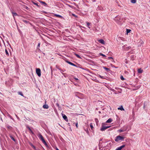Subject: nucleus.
<instances>
[{
  "mask_svg": "<svg viewBox=\"0 0 150 150\" xmlns=\"http://www.w3.org/2000/svg\"><path fill=\"white\" fill-rule=\"evenodd\" d=\"M37 136L42 141V142L45 144V145H47V144L44 140L42 136L40 133H39L38 134Z\"/></svg>",
  "mask_w": 150,
  "mask_h": 150,
  "instance_id": "obj_1",
  "label": "nucleus"
},
{
  "mask_svg": "<svg viewBox=\"0 0 150 150\" xmlns=\"http://www.w3.org/2000/svg\"><path fill=\"white\" fill-rule=\"evenodd\" d=\"M36 73L38 76L40 77L41 76V70L39 68H36Z\"/></svg>",
  "mask_w": 150,
  "mask_h": 150,
  "instance_id": "obj_2",
  "label": "nucleus"
},
{
  "mask_svg": "<svg viewBox=\"0 0 150 150\" xmlns=\"http://www.w3.org/2000/svg\"><path fill=\"white\" fill-rule=\"evenodd\" d=\"M124 139L123 137L118 136L117 137L116 139H115V141L117 142L120 140H122Z\"/></svg>",
  "mask_w": 150,
  "mask_h": 150,
  "instance_id": "obj_3",
  "label": "nucleus"
},
{
  "mask_svg": "<svg viewBox=\"0 0 150 150\" xmlns=\"http://www.w3.org/2000/svg\"><path fill=\"white\" fill-rule=\"evenodd\" d=\"M62 116L63 118L66 121H68L67 117L64 114H62Z\"/></svg>",
  "mask_w": 150,
  "mask_h": 150,
  "instance_id": "obj_4",
  "label": "nucleus"
},
{
  "mask_svg": "<svg viewBox=\"0 0 150 150\" xmlns=\"http://www.w3.org/2000/svg\"><path fill=\"white\" fill-rule=\"evenodd\" d=\"M110 127V126H103L102 128L101 129V131L104 130L105 129H106Z\"/></svg>",
  "mask_w": 150,
  "mask_h": 150,
  "instance_id": "obj_5",
  "label": "nucleus"
},
{
  "mask_svg": "<svg viewBox=\"0 0 150 150\" xmlns=\"http://www.w3.org/2000/svg\"><path fill=\"white\" fill-rule=\"evenodd\" d=\"M87 26L89 28H90L91 27V24L88 22H86Z\"/></svg>",
  "mask_w": 150,
  "mask_h": 150,
  "instance_id": "obj_6",
  "label": "nucleus"
},
{
  "mask_svg": "<svg viewBox=\"0 0 150 150\" xmlns=\"http://www.w3.org/2000/svg\"><path fill=\"white\" fill-rule=\"evenodd\" d=\"M67 63H68V64H70L72 66H74L75 67H76V65H75V64H74L73 63H72L69 61H67Z\"/></svg>",
  "mask_w": 150,
  "mask_h": 150,
  "instance_id": "obj_7",
  "label": "nucleus"
},
{
  "mask_svg": "<svg viewBox=\"0 0 150 150\" xmlns=\"http://www.w3.org/2000/svg\"><path fill=\"white\" fill-rule=\"evenodd\" d=\"M54 16H55L56 17L59 18H63V17L62 16H61L59 15H58V14H54Z\"/></svg>",
  "mask_w": 150,
  "mask_h": 150,
  "instance_id": "obj_8",
  "label": "nucleus"
},
{
  "mask_svg": "<svg viewBox=\"0 0 150 150\" xmlns=\"http://www.w3.org/2000/svg\"><path fill=\"white\" fill-rule=\"evenodd\" d=\"M98 42H100V43L102 44H105V42L102 39H100V40H98Z\"/></svg>",
  "mask_w": 150,
  "mask_h": 150,
  "instance_id": "obj_9",
  "label": "nucleus"
},
{
  "mask_svg": "<svg viewBox=\"0 0 150 150\" xmlns=\"http://www.w3.org/2000/svg\"><path fill=\"white\" fill-rule=\"evenodd\" d=\"M43 108L44 109H47L48 108L49 106H48V105H46V104H45V105H43Z\"/></svg>",
  "mask_w": 150,
  "mask_h": 150,
  "instance_id": "obj_10",
  "label": "nucleus"
},
{
  "mask_svg": "<svg viewBox=\"0 0 150 150\" xmlns=\"http://www.w3.org/2000/svg\"><path fill=\"white\" fill-rule=\"evenodd\" d=\"M125 145H123L118 148L116 150H121L122 148L125 147Z\"/></svg>",
  "mask_w": 150,
  "mask_h": 150,
  "instance_id": "obj_11",
  "label": "nucleus"
},
{
  "mask_svg": "<svg viewBox=\"0 0 150 150\" xmlns=\"http://www.w3.org/2000/svg\"><path fill=\"white\" fill-rule=\"evenodd\" d=\"M30 146L34 149L35 150H38V149H37L36 147L32 144H30Z\"/></svg>",
  "mask_w": 150,
  "mask_h": 150,
  "instance_id": "obj_12",
  "label": "nucleus"
},
{
  "mask_svg": "<svg viewBox=\"0 0 150 150\" xmlns=\"http://www.w3.org/2000/svg\"><path fill=\"white\" fill-rule=\"evenodd\" d=\"M143 71V70L141 68L139 69H138V73H141Z\"/></svg>",
  "mask_w": 150,
  "mask_h": 150,
  "instance_id": "obj_13",
  "label": "nucleus"
},
{
  "mask_svg": "<svg viewBox=\"0 0 150 150\" xmlns=\"http://www.w3.org/2000/svg\"><path fill=\"white\" fill-rule=\"evenodd\" d=\"M112 121V119H111V118H110V119H108L107 121L106 122V123H110Z\"/></svg>",
  "mask_w": 150,
  "mask_h": 150,
  "instance_id": "obj_14",
  "label": "nucleus"
},
{
  "mask_svg": "<svg viewBox=\"0 0 150 150\" xmlns=\"http://www.w3.org/2000/svg\"><path fill=\"white\" fill-rule=\"evenodd\" d=\"M9 137L13 141H14V142L16 141V140L10 134Z\"/></svg>",
  "mask_w": 150,
  "mask_h": 150,
  "instance_id": "obj_15",
  "label": "nucleus"
},
{
  "mask_svg": "<svg viewBox=\"0 0 150 150\" xmlns=\"http://www.w3.org/2000/svg\"><path fill=\"white\" fill-rule=\"evenodd\" d=\"M118 110H124V109L122 107V106H121L120 107L118 108Z\"/></svg>",
  "mask_w": 150,
  "mask_h": 150,
  "instance_id": "obj_16",
  "label": "nucleus"
},
{
  "mask_svg": "<svg viewBox=\"0 0 150 150\" xmlns=\"http://www.w3.org/2000/svg\"><path fill=\"white\" fill-rule=\"evenodd\" d=\"M40 2L41 4H42L44 5L45 6H46L47 5V4L45 2L41 1H40Z\"/></svg>",
  "mask_w": 150,
  "mask_h": 150,
  "instance_id": "obj_17",
  "label": "nucleus"
},
{
  "mask_svg": "<svg viewBox=\"0 0 150 150\" xmlns=\"http://www.w3.org/2000/svg\"><path fill=\"white\" fill-rule=\"evenodd\" d=\"M5 53H6V55H7V56H9V54L8 52L7 49H6L5 50Z\"/></svg>",
  "mask_w": 150,
  "mask_h": 150,
  "instance_id": "obj_18",
  "label": "nucleus"
},
{
  "mask_svg": "<svg viewBox=\"0 0 150 150\" xmlns=\"http://www.w3.org/2000/svg\"><path fill=\"white\" fill-rule=\"evenodd\" d=\"M137 0H131V2L132 3L135 4Z\"/></svg>",
  "mask_w": 150,
  "mask_h": 150,
  "instance_id": "obj_19",
  "label": "nucleus"
},
{
  "mask_svg": "<svg viewBox=\"0 0 150 150\" xmlns=\"http://www.w3.org/2000/svg\"><path fill=\"white\" fill-rule=\"evenodd\" d=\"M126 130V129H119V130H118V131L119 132H124Z\"/></svg>",
  "mask_w": 150,
  "mask_h": 150,
  "instance_id": "obj_20",
  "label": "nucleus"
},
{
  "mask_svg": "<svg viewBox=\"0 0 150 150\" xmlns=\"http://www.w3.org/2000/svg\"><path fill=\"white\" fill-rule=\"evenodd\" d=\"M131 31V30H130L127 29V34H128V33H130Z\"/></svg>",
  "mask_w": 150,
  "mask_h": 150,
  "instance_id": "obj_21",
  "label": "nucleus"
},
{
  "mask_svg": "<svg viewBox=\"0 0 150 150\" xmlns=\"http://www.w3.org/2000/svg\"><path fill=\"white\" fill-rule=\"evenodd\" d=\"M90 127L91 128V129H93V125H92V123H91L90 124Z\"/></svg>",
  "mask_w": 150,
  "mask_h": 150,
  "instance_id": "obj_22",
  "label": "nucleus"
},
{
  "mask_svg": "<svg viewBox=\"0 0 150 150\" xmlns=\"http://www.w3.org/2000/svg\"><path fill=\"white\" fill-rule=\"evenodd\" d=\"M18 94L22 96H23V94L21 92H18Z\"/></svg>",
  "mask_w": 150,
  "mask_h": 150,
  "instance_id": "obj_23",
  "label": "nucleus"
},
{
  "mask_svg": "<svg viewBox=\"0 0 150 150\" xmlns=\"http://www.w3.org/2000/svg\"><path fill=\"white\" fill-rule=\"evenodd\" d=\"M120 79L122 81H123L125 80V79L123 78L122 76H120Z\"/></svg>",
  "mask_w": 150,
  "mask_h": 150,
  "instance_id": "obj_24",
  "label": "nucleus"
},
{
  "mask_svg": "<svg viewBox=\"0 0 150 150\" xmlns=\"http://www.w3.org/2000/svg\"><path fill=\"white\" fill-rule=\"evenodd\" d=\"M12 14H13V16H16L17 15V13H13L12 12Z\"/></svg>",
  "mask_w": 150,
  "mask_h": 150,
  "instance_id": "obj_25",
  "label": "nucleus"
},
{
  "mask_svg": "<svg viewBox=\"0 0 150 150\" xmlns=\"http://www.w3.org/2000/svg\"><path fill=\"white\" fill-rule=\"evenodd\" d=\"M75 55L77 57H78V58H80L81 57H80L79 55L78 54H75Z\"/></svg>",
  "mask_w": 150,
  "mask_h": 150,
  "instance_id": "obj_26",
  "label": "nucleus"
},
{
  "mask_svg": "<svg viewBox=\"0 0 150 150\" xmlns=\"http://www.w3.org/2000/svg\"><path fill=\"white\" fill-rule=\"evenodd\" d=\"M103 68L105 69L107 71H108V70H109V68H107L106 67H103Z\"/></svg>",
  "mask_w": 150,
  "mask_h": 150,
  "instance_id": "obj_27",
  "label": "nucleus"
},
{
  "mask_svg": "<svg viewBox=\"0 0 150 150\" xmlns=\"http://www.w3.org/2000/svg\"><path fill=\"white\" fill-rule=\"evenodd\" d=\"M40 42H39V43H38V47H37L38 48L40 47Z\"/></svg>",
  "mask_w": 150,
  "mask_h": 150,
  "instance_id": "obj_28",
  "label": "nucleus"
},
{
  "mask_svg": "<svg viewBox=\"0 0 150 150\" xmlns=\"http://www.w3.org/2000/svg\"><path fill=\"white\" fill-rule=\"evenodd\" d=\"M58 69L61 71V72L62 73V74H63V73L62 72H64V71L61 69L60 68H58Z\"/></svg>",
  "mask_w": 150,
  "mask_h": 150,
  "instance_id": "obj_29",
  "label": "nucleus"
},
{
  "mask_svg": "<svg viewBox=\"0 0 150 150\" xmlns=\"http://www.w3.org/2000/svg\"><path fill=\"white\" fill-rule=\"evenodd\" d=\"M27 127V128H28V129L29 130H31V129L28 126H26Z\"/></svg>",
  "mask_w": 150,
  "mask_h": 150,
  "instance_id": "obj_30",
  "label": "nucleus"
},
{
  "mask_svg": "<svg viewBox=\"0 0 150 150\" xmlns=\"http://www.w3.org/2000/svg\"><path fill=\"white\" fill-rule=\"evenodd\" d=\"M7 127L8 129H11V126L8 125L7 126Z\"/></svg>",
  "mask_w": 150,
  "mask_h": 150,
  "instance_id": "obj_31",
  "label": "nucleus"
},
{
  "mask_svg": "<svg viewBox=\"0 0 150 150\" xmlns=\"http://www.w3.org/2000/svg\"><path fill=\"white\" fill-rule=\"evenodd\" d=\"M72 15H73V16H74L75 17H77V16L75 14H72Z\"/></svg>",
  "mask_w": 150,
  "mask_h": 150,
  "instance_id": "obj_32",
  "label": "nucleus"
},
{
  "mask_svg": "<svg viewBox=\"0 0 150 150\" xmlns=\"http://www.w3.org/2000/svg\"><path fill=\"white\" fill-rule=\"evenodd\" d=\"M34 3V4L35 5H36V6H38V4H37V3Z\"/></svg>",
  "mask_w": 150,
  "mask_h": 150,
  "instance_id": "obj_33",
  "label": "nucleus"
},
{
  "mask_svg": "<svg viewBox=\"0 0 150 150\" xmlns=\"http://www.w3.org/2000/svg\"><path fill=\"white\" fill-rule=\"evenodd\" d=\"M100 55H102V56H103V57L105 56V55H104V54H100Z\"/></svg>",
  "mask_w": 150,
  "mask_h": 150,
  "instance_id": "obj_34",
  "label": "nucleus"
},
{
  "mask_svg": "<svg viewBox=\"0 0 150 150\" xmlns=\"http://www.w3.org/2000/svg\"><path fill=\"white\" fill-rule=\"evenodd\" d=\"M108 59H113V58L112 57H108Z\"/></svg>",
  "mask_w": 150,
  "mask_h": 150,
  "instance_id": "obj_35",
  "label": "nucleus"
},
{
  "mask_svg": "<svg viewBox=\"0 0 150 150\" xmlns=\"http://www.w3.org/2000/svg\"><path fill=\"white\" fill-rule=\"evenodd\" d=\"M30 131L32 134H33V133L31 129V130Z\"/></svg>",
  "mask_w": 150,
  "mask_h": 150,
  "instance_id": "obj_36",
  "label": "nucleus"
},
{
  "mask_svg": "<svg viewBox=\"0 0 150 150\" xmlns=\"http://www.w3.org/2000/svg\"><path fill=\"white\" fill-rule=\"evenodd\" d=\"M30 131L32 134H33V133L31 129V130Z\"/></svg>",
  "mask_w": 150,
  "mask_h": 150,
  "instance_id": "obj_37",
  "label": "nucleus"
},
{
  "mask_svg": "<svg viewBox=\"0 0 150 150\" xmlns=\"http://www.w3.org/2000/svg\"><path fill=\"white\" fill-rule=\"evenodd\" d=\"M55 149L56 150H59L57 147H55Z\"/></svg>",
  "mask_w": 150,
  "mask_h": 150,
  "instance_id": "obj_38",
  "label": "nucleus"
},
{
  "mask_svg": "<svg viewBox=\"0 0 150 150\" xmlns=\"http://www.w3.org/2000/svg\"><path fill=\"white\" fill-rule=\"evenodd\" d=\"M16 117H17V119H19V117L16 115Z\"/></svg>",
  "mask_w": 150,
  "mask_h": 150,
  "instance_id": "obj_39",
  "label": "nucleus"
},
{
  "mask_svg": "<svg viewBox=\"0 0 150 150\" xmlns=\"http://www.w3.org/2000/svg\"><path fill=\"white\" fill-rule=\"evenodd\" d=\"M74 79L76 80H78V79L77 78H74Z\"/></svg>",
  "mask_w": 150,
  "mask_h": 150,
  "instance_id": "obj_40",
  "label": "nucleus"
},
{
  "mask_svg": "<svg viewBox=\"0 0 150 150\" xmlns=\"http://www.w3.org/2000/svg\"><path fill=\"white\" fill-rule=\"evenodd\" d=\"M77 125H78V123H76V127H77Z\"/></svg>",
  "mask_w": 150,
  "mask_h": 150,
  "instance_id": "obj_41",
  "label": "nucleus"
},
{
  "mask_svg": "<svg viewBox=\"0 0 150 150\" xmlns=\"http://www.w3.org/2000/svg\"><path fill=\"white\" fill-rule=\"evenodd\" d=\"M24 21L25 23H27V21Z\"/></svg>",
  "mask_w": 150,
  "mask_h": 150,
  "instance_id": "obj_42",
  "label": "nucleus"
},
{
  "mask_svg": "<svg viewBox=\"0 0 150 150\" xmlns=\"http://www.w3.org/2000/svg\"><path fill=\"white\" fill-rule=\"evenodd\" d=\"M57 106H59V104H57Z\"/></svg>",
  "mask_w": 150,
  "mask_h": 150,
  "instance_id": "obj_43",
  "label": "nucleus"
},
{
  "mask_svg": "<svg viewBox=\"0 0 150 150\" xmlns=\"http://www.w3.org/2000/svg\"><path fill=\"white\" fill-rule=\"evenodd\" d=\"M0 94H2V93L1 92H0Z\"/></svg>",
  "mask_w": 150,
  "mask_h": 150,
  "instance_id": "obj_44",
  "label": "nucleus"
}]
</instances>
